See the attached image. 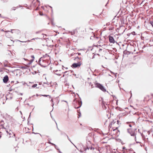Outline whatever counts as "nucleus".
Segmentation results:
<instances>
[{"instance_id": "nucleus-16", "label": "nucleus", "mask_w": 153, "mask_h": 153, "mask_svg": "<svg viewBox=\"0 0 153 153\" xmlns=\"http://www.w3.org/2000/svg\"><path fill=\"white\" fill-rule=\"evenodd\" d=\"M67 137H68V139L71 142V143H72V144H73V143L71 141V140L68 137V136L66 135Z\"/></svg>"}, {"instance_id": "nucleus-23", "label": "nucleus", "mask_w": 153, "mask_h": 153, "mask_svg": "<svg viewBox=\"0 0 153 153\" xmlns=\"http://www.w3.org/2000/svg\"><path fill=\"white\" fill-rule=\"evenodd\" d=\"M1 31H4V30L3 29H1Z\"/></svg>"}, {"instance_id": "nucleus-3", "label": "nucleus", "mask_w": 153, "mask_h": 153, "mask_svg": "<svg viewBox=\"0 0 153 153\" xmlns=\"http://www.w3.org/2000/svg\"><path fill=\"white\" fill-rule=\"evenodd\" d=\"M95 87L99 88L104 92L106 91V90L105 89L104 87L102 85L99 83H96L95 84Z\"/></svg>"}, {"instance_id": "nucleus-2", "label": "nucleus", "mask_w": 153, "mask_h": 153, "mask_svg": "<svg viewBox=\"0 0 153 153\" xmlns=\"http://www.w3.org/2000/svg\"><path fill=\"white\" fill-rule=\"evenodd\" d=\"M73 103L74 105L75 108H80L82 105V102L77 101L76 99L74 100Z\"/></svg>"}, {"instance_id": "nucleus-7", "label": "nucleus", "mask_w": 153, "mask_h": 153, "mask_svg": "<svg viewBox=\"0 0 153 153\" xmlns=\"http://www.w3.org/2000/svg\"><path fill=\"white\" fill-rule=\"evenodd\" d=\"M109 41L110 42L112 43H114V42L113 38L111 36L109 37Z\"/></svg>"}, {"instance_id": "nucleus-27", "label": "nucleus", "mask_w": 153, "mask_h": 153, "mask_svg": "<svg viewBox=\"0 0 153 153\" xmlns=\"http://www.w3.org/2000/svg\"><path fill=\"white\" fill-rule=\"evenodd\" d=\"M34 96H35V95H33V96H32V97H34Z\"/></svg>"}, {"instance_id": "nucleus-20", "label": "nucleus", "mask_w": 153, "mask_h": 153, "mask_svg": "<svg viewBox=\"0 0 153 153\" xmlns=\"http://www.w3.org/2000/svg\"><path fill=\"white\" fill-rule=\"evenodd\" d=\"M129 126L130 127H131L132 126L131 124H129Z\"/></svg>"}, {"instance_id": "nucleus-30", "label": "nucleus", "mask_w": 153, "mask_h": 153, "mask_svg": "<svg viewBox=\"0 0 153 153\" xmlns=\"http://www.w3.org/2000/svg\"><path fill=\"white\" fill-rule=\"evenodd\" d=\"M59 152H60V153H61V152L60 151Z\"/></svg>"}, {"instance_id": "nucleus-36", "label": "nucleus", "mask_w": 153, "mask_h": 153, "mask_svg": "<svg viewBox=\"0 0 153 153\" xmlns=\"http://www.w3.org/2000/svg\"><path fill=\"white\" fill-rule=\"evenodd\" d=\"M73 144L74 145V146H75V145H74L73 143Z\"/></svg>"}, {"instance_id": "nucleus-29", "label": "nucleus", "mask_w": 153, "mask_h": 153, "mask_svg": "<svg viewBox=\"0 0 153 153\" xmlns=\"http://www.w3.org/2000/svg\"><path fill=\"white\" fill-rule=\"evenodd\" d=\"M136 143H139V142H136Z\"/></svg>"}, {"instance_id": "nucleus-17", "label": "nucleus", "mask_w": 153, "mask_h": 153, "mask_svg": "<svg viewBox=\"0 0 153 153\" xmlns=\"http://www.w3.org/2000/svg\"><path fill=\"white\" fill-rule=\"evenodd\" d=\"M151 25L153 27V22H152L151 23Z\"/></svg>"}, {"instance_id": "nucleus-35", "label": "nucleus", "mask_w": 153, "mask_h": 153, "mask_svg": "<svg viewBox=\"0 0 153 153\" xmlns=\"http://www.w3.org/2000/svg\"><path fill=\"white\" fill-rule=\"evenodd\" d=\"M0 16L1 17V14H0Z\"/></svg>"}, {"instance_id": "nucleus-14", "label": "nucleus", "mask_w": 153, "mask_h": 153, "mask_svg": "<svg viewBox=\"0 0 153 153\" xmlns=\"http://www.w3.org/2000/svg\"><path fill=\"white\" fill-rule=\"evenodd\" d=\"M49 143L51 144L52 145L55 146V148H56V146L55 144H54L53 143H51V142H49Z\"/></svg>"}, {"instance_id": "nucleus-18", "label": "nucleus", "mask_w": 153, "mask_h": 153, "mask_svg": "<svg viewBox=\"0 0 153 153\" xmlns=\"http://www.w3.org/2000/svg\"><path fill=\"white\" fill-rule=\"evenodd\" d=\"M94 37V36H91L90 38L91 39H93V38Z\"/></svg>"}, {"instance_id": "nucleus-34", "label": "nucleus", "mask_w": 153, "mask_h": 153, "mask_svg": "<svg viewBox=\"0 0 153 153\" xmlns=\"http://www.w3.org/2000/svg\"><path fill=\"white\" fill-rule=\"evenodd\" d=\"M80 54V53H78V54H79H79Z\"/></svg>"}, {"instance_id": "nucleus-12", "label": "nucleus", "mask_w": 153, "mask_h": 153, "mask_svg": "<svg viewBox=\"0 0 153 153\" xmlns=\"http://www.w3.org/2000/svg\"><path fill=\"white\" fill-rule=\"evenodd\" d=\"M37 85V84H34L32 86V87L33 88H35L36 87Z\"/></svg>"}, {"instance_id": "nucleus-9", "label": "nucleus", "mask_w": 153, "mask_h": 153, "mask_svg": "<svg viewBox=\"0 0 153 153\" xmlns=\"http://www.w3.org/2000/svg\"><path fill=\"white\" fill-rule=\"evenodd\" d=\"M72 71H71V70H70V71H66L65 72H64V73L65 74H66V75H68V72H71V73H72Z\"/></svg>"}, {"instance_id": "nucleus-37", "label": "nucleus", "mask_w": 153, "mask_h": 153, "mask_svg": "<svg viewBox=\"0 0 153 153\" xmlns=\"http://www.w3.org/2000/svg\"><path fill=\"white\" fill-rule=\"evenodd\" d=\"M31 98V97H29V98Z\"/></svg>"}, {"instance_id": "nucleus-32", "label": "nucleus", "mask_w": 153, "mask_h": 153, "mask_svg": "<svg viewBox=\"0 0 153 153\" xmlns=\"http://www.w3.org/2000/svg\"><path fill=\"white\" fill-rule=\"evenodd\" d=\"M40 15H42V14H40Z\"/></svg>"}, {"instance_id": "nucleus-10", "label": "nucleus", "mask_w": 153, "mask_h": 153, "mask_svg": "<svg viewBox=\"0 0 153 153\" xmlns=\"http://www.w3.org/2000/svg\"><path fill=\"white\" fill-rule=\"evenodd\" d=\"M31 57L33 59H32L30 60V63H29V64H30L33 61V59H34V57L33 56H31Z\"/></svg>"}, {"instance_id": "nucleus-8", "label": "nucleus", "mask_w": 153, "mask_h": 153, "mask_svg": "<svg viewBox=\"0 0 153 153\" xmlns=\"http://www.w3.org/2000/svg\"><path fill=\"white\" fill-rule=\"evenodd\" d=\"M89 149H90L91 150H94V148L93 147H89V148L87 147V148L85 149L84 150L85 151L87 150V149L89 150Z\"/></svg>"}, {"instance_id": "nucleus-24", "label": "nucleus", "mask_w": 153, "mask_h": 153, "mask_svg": "<svg viewBox=\"0 0 153 153\" xmlns=\"http://www.w3.org/2000/svg\"><path fill=\"white\" fill-rule=\"evenodd\" d=\"M56 149H57L58 150H59V149H57V146H56Z\"/></svg>"}, {"instance_id": "nucleus-22", "label": "nucleus", "mask_w": 153, "mask_h": 153, "mask_svg": "<svg viewBox=\"0 0 153 153\" xmlns=\"http://www.w3.org/2000/svg\"><path fill=\"white\" fill-rule=\"evenodd\" d=\"M57 128L58 130L59 131H60V130H59V129L58 128V127H57Z\"/></svg>"}, {"instance_id": "nucleus-26", "label": "nucleus", "mask_w": 153, "mask_h": 153, "mask_svg": "<svg viewBox=\"0 0 153 153\" xmlns=\"http://www.w3.org/2000/svg\"><path fill=\"white\" fill-rule=\"evenodd\" d=\"M20 113H21V114H22V112H21V111H20Z\"/></svg>"}, {"instance_id": "nucleus-33", "label": "nucleus", "mask_w": 153, "mask_h": 153, "mask_svg": "<svg viewBox=\"0 0 153 153\" xmlns=\"http://www.w3.org/2000/svg\"><path fill=\"white\" fill-rule=\"evenodd\" d=\"M40 15H42V14H40Z\"/></svg>"}, {"instance_id": "nucleus-28", "label": "nucleus", "mask_w": 153, "mask_h": 153, "mask_svg": "<svg viewBox=\"0 0 153 153\" xmlns=\"http://www.w3.org/2000/svg\"><path fill=\"white\" fill-rule=\"evenodd\" d=\"M15 134H14V136H15Z\"/></svg>"}, {"instance_id": "nucleus-15", "label": "nucleus", "mask_w": 153, "mask_h": 153, "mask_svg": "<svg viewBox=\"0 0 153 153\" xmlns=\"http://www.w3.org/2000/svg\"><path fill=\"white\" fill-rule=\"evenodd\" d=\"M5 32L6 33V34H5V36H7V33L8 32H10V31L9 30H7V31H5Z\"/></svg>"}, {"instance_id": "nucleus-31", "label": "nucleus", "mask_w": 153, "mask_h": 153, "mask_svg": "<svg viewBox=\"0 0 153 153\" xmlns=\"http://www.w3.org/2000/svg\"><path fill=\"white\" fill-rule=\"evenodd\" d=\"M58 70H56V72Z\"/></svg>"}, {"instance_id": "nucleus-13", "label": "nucleus", "mask_w": 153, "mask_h": 153, "mask_svg": "<svg viewBox=\"0 0 153 153\" xmlns=\"http://www.w3.org/2000/svg\"><path fill=\"white\" fill-rule=\"evenodd\" d=\"M51 101L52 102V106L53 107V106L54 105V103L53 102V99H51Z\"/></svg>"}, {"instance_id": "nucleus-21", "label": "nucleus", "mask_w": 153, "mask_h": 153, "mask_svg": "<svg viewBox=\"0 0 153 153\" xmlns=\"http://www.w3.org/2000/svg\"><path fill=\"white\" fill-rule=\"evenodd\" d=\"M11 30V32L12 33H13V32L12 31V30Z\"/></svg>"}, {"instance_id": "nucleus-25", "label": "nucleus", "mask_w": 153, "mask_h": 153, "mask_svg": "<svg viewBox=\"0 0 153 153\" xmlns=\"http://www.w3.org/2000/svg\"><path fill=\"white\" fill-rule=\"evenodd\" d=\"M36 96H39V95H38V94H36Z\"/></svg>"}, {"instance_id": "nucleus-4", "label": "nucleus", "mask_w": 153, "mask_h": 153, "mask_svg": "<svg viewBox=\"0 0 153 153\" xmlns=\"http://www.w3.org/2000/svg\"><path fill=\"white\" fill-rule=\"evenodd\" d=\"M127 131L131 135V136H135V132L134 131H131V129H127ZM136 137H135V140L136 141Z\"/></svg>"}, {"instance_id": "nucleus-19", "label": "nucleus", "mask_w": 153, "mask_h": 153, "mask_svg": "<svg viewBox=\"0 0 153 153\" xmlns=\"http://www.w3.org/2000/svg\"><path fill=\"white\" fill-rule=\"evenodd\" d=\"M125 148H125V147H123V149H125Z\"/></svg>"}, {"instance_id": "nucleus-6", "label": "nucleus", "mask_w": 153, "mask_h": 153, "mask_svg": "<svg viewBox=\"0 0 153 153\" xmlns=\"http://www.w3.org/2000/svg\"><path fill=\"white\" fill-rule=\"evenodd\" d=\"M8 80V77L7 75L4 76L3 79V81L5 83H6Z\"/></svg>"}, {"instance_id": "nucleus-11", "label": "nucleus", "mask_w": 153, "mask_h": 153, "mask_svg": "<svg viewBox=\"0 0 153 153\" xmlns=\"http://www.w3.org/2000/svg\"><path fill=\"white\" fill-rule=\"evenodd\" d=\"M40 96H43L45 97H47L49 96V97H50V98H51V96H49V95H40Z\"/></svg>"}, {"instance_id": "nucleus-38", "label": "nucleus", "mask_w": 153, "mask_h": 153, "mask_svg": "<svg viewBox=\"0 0 153 153\" xmlns=\"http://www.w3.org/2000/svg\"><path fill=\"white\" fill-rule=\"evenodd\" d=\"M1 64V63L0 62V65Z\"/></svg>"}, {"instance_id": "nucleus-5", "label": "nucleus", "mask_w": 153, "mask_h": 153, "mask_svg": "<svg viewBox=\"0 0 153 153\" xmlns=\"http://www.w3.org/2000/svg\"><path fill=\"white\" fill-rule=\"evenodd\" d=\"M81 64V62H79L77 63H74L72 65V66L74 68H76L79 67Z\"/></svg>"}, {"instance_id": "nucleus-1", "label": "nucleus", "mask_w": 153, "mask_h": 153, "mask_svg": "<svg viewBox=\"0 0 153 153\" xmlns=\"http://www.w3.org/2000/svg\"><path fill=\"white\" fill-rule=\"evenodd\" d=\"M119 121L117 120L116 122V120H113L110 123L109 126V130H113V131H117V130L118 127H119Z\"/></svg>"}]
</instances>
